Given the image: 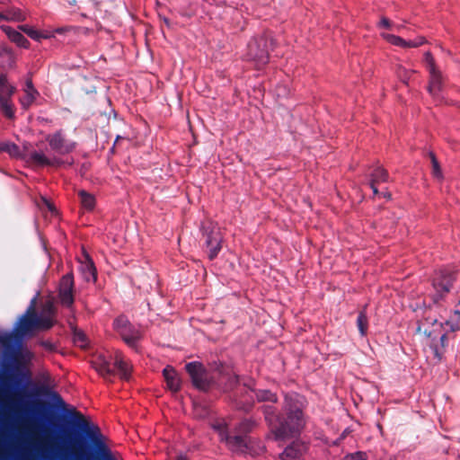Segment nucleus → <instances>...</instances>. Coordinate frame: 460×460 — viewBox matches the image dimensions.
<instances>
[{"label":"nucleus","instance_id":"1","mask_svg":"<svg viewBox=\"0 0 460 460\" xmlns=\"http://www.w3.org/2000/svg\"><path fill=\"white\" fill-rule=\"evenodd\" d=\"M55 316L56 308L52 301L45 302L38 314L33 300L13 332L0 331V349L4 358L13 362H19L25 358H31L32 354L22 349V339L31 337L39 331L50 329L55 324Z\"/></svg>","mask_w":460,"mask_h":460},{"label":"nucleus","instance_id":"2","mask_svg":"<svg viewBox=\"0 0 460 460\" xmlns=\"http://www.w3.org/2000/svg\"><path fill=\"white\" fill-rule=\"evenodd\" d=\"M302 400L286 397V411L288 418L281 419L271 406L264 407L265 420L275 439H285L299 433L305 426Z\"/></svg>","mask_w":460,"mask_h":460},{"label":"nucleus","instance_id":"3","mask_svg":"<svg viewBox=\"0 0 460 460\" xmlns=\"http://www.w3.org/2000/svg\"><path fill=\"white\" fill-rule=\"evenodd\" d=\"M203 235L209 260H214L222 248L223 233L217 224L207 221L203 224Z\"/></svg>","mask_w":460,"mask_h":460},{"label":"nucleus","instance_id":"4","mask_svg":"<svg viewBox=\"0 0 460 460\" xmlns=\"http://www.w3.org/2000/svg\"><path fill=\"white\" fill-rule=\"evenodd\" d=\"M456 279V273L448 270H439L435 273L432 286L435 291L433 299L436 303H438L449 293Z\"/></svg>","mask_w":460,"mask_h":460},{"label":"nucleus","instance_id":"5","mask_svg":"<svg viewBox=\"0 0 460 460\" xmlns=\"http://www.w3.org/2000/svg\"><path fill=\"white\" fill-rule=\"evenodd\" d=\"M269 45L270 41L265 37L252 39L248 44L247 57L255 62L258 68L269 62Z\"/></svg>","mask_w":460,"mask_h":460},{"label":"nucleus","instance_id":"6","mask_svg":"<svg viewBox=\"0 0 460 460\" xmlns=\"http://www.w3.org/2000/svg\"><path fill=\"white\" fill-rule=\"evenodd\" d=\"M15 87L11 85L4 75L0 74V111L8 119H13L15 113V107L12 97Z\"/></svg>","mask_w":460,"mask_h":460},{"label":"nucleus","instance_id":"7","mask_svg":"<svg viewBox=\"0 0 460 460\" xmlns=\"http://www.w3.org/2000/svg\"><path fill=\"white\" fill-rule=\"evenodd\" d=\"M114 326L122 340L131 348H136L137 342L142 338L140 329L132 325L125 317H118Z\"/></svg>","mask_w":460,"mask_h":460},{"label":"nucleus","instance_id":"8","mask_svg":"<svg viewBox=\"0 0 460 460\" xmlns=\"http://www.w3.org/2000/svg\"><path fill=\"white\" fill-rule=\"evenodd\" d=\"M220 430V437L222 441H226L229 449L234 452L247 453L249 452V438L246 436L236 434L230 436L226 433L225 425L220 424L215 427Z\"/></svg>","mask_w":460,"mask_h":460},{"label":"nucleus","instance_id":"9","mask_svg":"<svg viewBox=\"0 0 460 460\" xmlns=\"http://www.w3.org/2000/svg\"><path fill=\"white\" fill-rule=\"evenodd\" d=\"M185 368L196 387L202 390L208 387L210 384V377L202 364L199 362H190L186 365Z\"/></svg>","mask_w":460,"mask_h":460},{"label":"nucleus","instance_id":"10","mask_svg":"<svg viewBox=\"0 0 460 460\" xmlns=\"http://www.w3.org/2000/svg\"><path fill=\"white\" fill-rule=\"evenodd\" d=\"M52 151L59 155H66L75 149V144L66 139L61 131L49 134L46 137Z\"/></svg>","mask_w":460,"mask_h":460},{"label":"nucleus","instance_id":"11","mask_svg":"<svg viewBox=\"0 0 460 460\" xmlns=\"http://www.w3.org/2000/svg\"><path fill=\"white\" fill-rule=\"evenodd\" d=\"M425 60L429 72V92L433 96H436L442 89V76L440 72L436 68L434 58L430 53L428 52L425 54Z\"/></svg>","mask_w":460,"mask_h":460},{"label":"nucleus","instance_id":"12","mask_svg":"<svg viewBox=\"0 0 460 460\" xmlns=\"http://www.w3.org/2000/svg\"><path fill=\"white\" fill-rule=\"evenodd\" d=\"M58 297L62 305L70 307L74 303V279L71 274L64 276L59 283Z\"/></svg>","mask_w":460,"mask_h":460},{"label":"nucleus","instance_id":"13","mask_svg":"<svg viewBox=\"0 0 460 460\" xmlns=\"http://www.w3.org/2000/svg\"><path fill=\"white\" fill-rule=\"evenodd\" d=\"M28 163L36 167H58L63 164V161L57 156H47L45 154L33 151L30 154Z\"/></svg>","mask_w":460,"mask_h":460},{"label":"nucleus","instance_id":"14","mask_svg":"<svg viewBox=\"0 0 460 460\" xmlns=\"http://www.w3.org/2000/svg\"><path fill=\"white\" fill-rule=\"evenodd\" d=\"M381 37L389 44L403 49L418 48L426 42L425 38L422 36H419L412 40H405L400 36L382 32Z\"/></svg>","mask_w":460,"mask_h":460},{"label":"nucleus","instance_id":"15","mask_svg":"<svg viewBox=\"0 0 460 460\" xmlns=\"http://www.w3.org/2000/svg\"><path fill=\"white\" fill-rule=\"evenodd\" d=\"M71 415L75 419L73 424L85 432L90 438L95 439L101 436L98 426L90 423L81 412L74 411Z\"/></svg>","mask_w":460,"mask_h":460},{"label":"nucleus","instance_id":"16","mask_svg":"<svg viewBox=\"0 0 460 460\" xmlns=\"http://www.w3.org/2000/svg\"><path fill=\"white\" fill-rule=\"evenodd\" d=\"M110 358L113 360L114 367L118 369L121 378L128 379L132 367L130 363L124 358L121 352L115 350Z\"/></svg>","mask_w":460,"mask_h":460},{"label":"nucleus","instance_id":"17","mask_svg":"<svg viewBox=\"0 0 460 460\" xmlns=\"http://www.w3.org/2000/svg\"><path fill=\"white\" fill-rule=\"evenodd\" d=\"M38 91L34 88L32 81L28 78L23 88V95L20 99V102L24 109H28L37 99Z\"/></svg>","mask_w":460,"mask_h":460},{"label":"nucleus","instance_id":"18","mask_svg":"<svg viewBox=\"0 0 460 460\" xmlns=\"http://www.w3.org/2000/svg\"><path fill=\"white\" fill-rule=\"evenodd\" d=\"M2 31L6 34L8 39L15 43L18 47L23 48V49H29L30 48V41L19 31H15L14 29L3 25L1 26Z\"/></svg>","mask_w":460,"mask_h":460},{"label":"nucleus","instance_id":"19","mask_svg":"<svg viewBox=\"0 0 460 460\" xmlns=\"http://www.w3.org/2000/svg\"><path fill=\"white\" fill-rule=\"evenodd\" d=\"M389 175L386 170L382 167H376L370 174V188L373 190L375 195H377L378 189L377 185L382 182H386L388 181Z\"/></svg>","mask_w":460,"mask_h":460},{"label":"nucleus","instance_id":"20","mask_svg":"<svg viewBox=\"0 0 460 460\" xmlns=\"http://www.w3.org/2000/svg\"><path fill=\"white\" fill-rule=\"evenodd\" d=\"M168 388L172 392H177L181 388V379L175 369L167 366L163 371Z\"/></svg>","mask_w":460,"mask_h":460},{"label":"nucleus","instance_id":"21","mask_svg":"<svg viewBox=\"0 0 460 460\" xmlns=\"http://www.w3.org/2000/svg\"><path fill=\"white\" fill-rule=\"evenodd\" d=\"M26 20V14L17 7H10L0 11V22H23Z\"/></svg>","mask_w":460,"mask_h":460},{"label":"nucleus","instance_id":"22","mask_svg":"<svg viewBox=\"0 0 460 460\" xmlns=\"http://www.w3.org/2000/svg\"><path fill=\"white\" fill-rule=\"evenodd\" d=\"M305 450V447L303 444L296 442L286 447L280 458L282 460H300Z\"/></svg>","mask_w":460,"mask_h":460},{"label":"nucleus","instance_id":"23","mask_svg":"<svg viewBox=\"0 0 460 460\" xmlns=\"http://www.w3.org/2000/svg\"><path fill=\"white\" fill-rule=\"evenodd\" d=\"M81 208L86 211H93L96 205L95 196L84 190L78 191Z\"/></svg>","mask_w":460,"mask_h":460},{"label":"nucleus","instance_id":"24","mask_svg":"<svg viewBox=\"0 0 460 460\" xmlns=\"http://www.w3.org/2000/svg\"><path fill=\"white\" fill-rule=\"evenodd\" d=\"M96 370L103 376H110L112 374L111 367V362L105 356H98L93 362Z\"/></svg>","mask_w":460,"mask_h":460},{"label":"nucleus","instance_id":"25","mask_svg":"<svg viewBox=\"0 0 460 460\" xmlns=\"http://www.w3.org/2000/svg\"><path fill=\"white\" fill-rule=\"evenodd\" d=\"M84 256L85 261L83 263L82 269H83V270L86 274H88V276L86 277L88 279H89L90 277H92L93 279V280H95V279H96V270H95V267L93 265V261L91 260V258L89 257L88 254L84 253Z\"/></svg>","mask_w":460,"mask_h":460},{"label":"nucleus","instance_id":"26","mask_svg":"<svg viewBox=\"0 0 460 460\" xmlns=\"http://www.w3.org/2000/svg\"><path fill=\"white\" fill-rule=\"evenodd\" d=\"M357 325L362 336H366L367 334L368 329V319L365 310L359 312Z\"/></svg>","mask_w":460,"mask_h":460},{"label":"nucleus","instance_id":"27","mask_svg":"<svg viewBox=\"0 0 460 460\" xmlns=\"http://www.w3.org/2000/svg\"><path fill=\"white\" fill-rule=\"evenodd\" d=\"M0 152H5L13 157L20 155L19 147L14 143L7 141L0 142Z\"/></svg>","mask_w":460,"mask_h":460},{"label":"nucleus","instance_id":"28","mask_svg":"<svg viewBox=\"0 0 460 460\" xmlns=\"http://www.w3.org/2000/svg\"><path fill=\"white\" fill-rule=\"evenodd\" d=\"M460 308H456L449 319L446 322V324L450 328L452 332L460 330Z\"/></svg>","mask_w":460,"mask_h":460},{"label":"nucleus","instance_id":"29","mask_svg":"<svg viewBox=\"0 0 460 460\" xmlns=\"http://www.w3.org/2000/svg\"><path fill=\"white\" fill-rule=\"evenodd\" d=\"M19 29L24 33H26L30 38L35 40H40L42 38H47L46 35H43L40 31L33 29L29 25H21L19 26Z\"/></svg>","mask_w":460,"mask_h":460},{"label":"nucleus","instance_id":"30","mask_svg":"<svg viewBox=\"0 0 460 460\" xmlns=\"http://www.w3.org/2000/svg\"><path fill=\"white\" fill-rule=\"evenodd\" d=\"M255 426V423L251 420H244L241 421L236 427V433L238 434H247L251 432Z\"/></svg>","mask_w":460,"mask_h":460},{"label":"nucleus","instance_id":"31","mask_svg":"<svg viewBox=\"0 0 460 460\" xmlns=\"http://www.w3.org/2000/svg\"><path fill=\"white\" fill-rule=\"evenodd\" d=\"M429 156H430L431 164H432V174H433V176L440 179L442 177V172H441L439 164H438L434 154L430 153Z\"/></svg>","mask_w":460,"mask_h":460},{"label":"nucleus","instance_id":"32","mask_svg":"<svg viewBox=\"0 0 460 460\" xmlns=\"http://www.w3.org/2000/svg\"><path fill=\"white\" fill-rule=\"evenodd\" d=\"M20 396V393L10 394L4 389H0V399L6 402L11 403L15 398Z\"/></svg>","mask_w":460,"mask_h":460},{"label":"nucleus","instance_id":"33","mask_svg":"<svg viewBox=\"0 0 460 460\" xmlns=\"http://www.w3.org/2000/svg\"><path fill=\"white\" fill-rule=\"evenodd\" d=\"M256 396L259 401L276 402L277 400L276 395L269 391H260L256 394Z\"/></svg>","mask_w":460,"mask_h":460},{"label":"nucleus","instance_id":"34","mask_svg":"<svg viewBox=\"0 0 460 460\" xmlns=\"http://www.w3.org/2000/svg\"><path fill=\"white\" fill-rule=\"evenodd\" d=\"M344 460H367V454L364 452H356L348 455Z\"/></svg>","mask_w":460,"mask_h":460},{"label":"nucleus","instance_id":"35","mask_svg":"<svg viewBox=\"0 0 460 460\" xmlns=\"http://www.w3.org/2000/svg\"><path fill=\"white\" fill-rule=\"evenodd\" d=\"M378 26L380 28L391 29L392 28V22L386 17H382L380 22H379V23H378Z\"/></svg>","mask_w":460,"mask_h":460},{"label":"nucleus","instance_id":"36","mask_svg":"<svg viewBox=\"0 0 460 460\" xmlns=\"http://www.w3.org/2000/svg\"><path fill=\"white\" fill-rule=\"evenodd\" d=\"M83 449L82 446L74 445L71 448V453L75 456H79L83 452Z\"/></svg>","mask_w":460,"mask_h":460},{"label":"nucleus","instance_id":"37","mask_svg":"<svg viewBox=\"0 0 460 460\" xmlns=\"http://www.w3.org/2000/svg\"><path fill=\"white\" fill-rule=\"evenodd\" d=\"M77 341H82V342H84L85 341V338H84V334H78L77 335Z\"/></svg>","mask_w":460,"mask_h":460},{"label":"nucleus","instance_id":"38","mask_svg":"<svg viewBox=\"0 0 460 460\" xmlns=\"http://www.w3.org/2000/svg\"><path fill=\"white\" fill-rule=\"evenodd\" d=\"M46 205L48 206L49 209L53 211L54 210V207L52 206V204H50L49 201L47 200H44Z\"/></svg>","mask_w":460,"mask_h":460},{"label":"nucleus","instance_id":"39","mask_svg":"<svg viewBox=\"0 0 460 460\" xmlns=\"http://www.w3.org/2000/svg\"><path fill=\"white\" fill-rule=\"evenodd\" d=\"M42 345L48 349H51V345L49 342H42Z\"/></svg>","mask_w":460,"mask_h":460},{"label":"nucleus","instance_id":"40","mask_svg":"<svg viewBox=\"0 0 460 460\" xmlns=\"http://www.w3.org/2000/svg\"><path fill=\"white\" fill-rule=\"evenodd\" d=\"M176 460H188L185 456H180L176 458Z\"/></svg>","mask_w":460,"mask_h":460},{"label":"nucleus","instance_id":"41","mask_svg":"<svg viewBox=\"0 0 460 460\" xmlns=\"http://www.w3.org/2000/svg\"><path fill=\"white\" fill-rule=\"evenodd\" d=\"M456 308H460V298L458 299V301H457V304H456Z\"/></svg>","mask_w":460,"mask_h":460},{"label":"nucleus","instance_id":"42","mask_svg":"<svg viewBox=\"0 0 460 460\" xmlns=\"http://www.w3.org/2000/svg\"><path fill=\"white\" fill-rule=\"evenodd\" d=\"M4 378L3 377H0V381H2Z\"/></svg>","mask_w":460,"mask_h":460},{"label":"nucleus","instance_id":"43","mask_svg":"<svg viewBox=\"0 0 460 460\" xmlns=\"http://www.w3.org/2000/svg\"><path fill=\"white\" fill-rule=\"evenodd\" d=\"M4 0H0V3H3Z\"/></svg>","mask_w":460,"mask_h":460}]
</instances>
